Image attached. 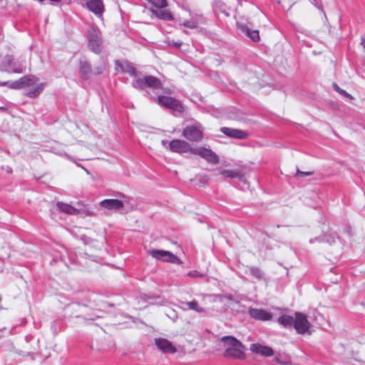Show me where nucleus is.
Returning <instances> with one entry per match:
<instances>
[{"label": "nucleus", "instance_id": "f257e3e1", "mask_svg": "<svg viewBox=\"0 0 365 365\" xmlns=\"http://www.w3.org/2000/svg\"><path fill=\"white\" fill-rule=\"evenodd\" d=\"M38 82V78L33 75L24 76L19 80L14 81L11 83L10 88L14 89H21L24 87H30L36 85L34 88L26 93V96L29 98L37 97L44 89L45 83H41L36 84Z\"/></svg>", "mask_w": 365, "mask_h": 365}, {"label": "nucleus", "instance_id": "f03ea898", "mask_svg": "<svg viewBox=\"0 0 365 365\" xmlns=\"http://www.w3.org/2000/svg\"><path fill=\"white\" fill-rule=\"evenodd\" d=\"M225 347L224 356L232 359H244L245 354V346L236 338L231 336H223L221 339Z\"/></svg>", "mask_w": 365, "mask_h": 365}, {"label": "nucleus", "instance_id": "7ed1b4c3", "mask_svg": "<svg viewBox=\"0 0 365 365\" xmlns=\"http://www.w3.org/2000/svg\"><path fill=\"white\" fill-rule=\"evenodd\" d=\"M158 104L178 113L184 111V106L181 102L173 97L168 96H159L155 100Z\"/></svg>", "mask_w": 365, "mask_h": 365}, {"label": "nucleus", "instance_id": "20e7f679", "mask_svg": "<svg viewBox=\"0 0 365 365\" xmlns=\"http://www.w3.org/2000/svg\"><path fill=\"white\" fill-rule=\"evenodd\" d=\"M182 136L192 142H200L204 138V133L201 125H187L182 133Z\"/></svg>", "mask_w": 365, "mask_h": 365}, {"label": "nucleus", "instance_id": "39448f33", "mask_svg": "<svg viewBox=\"0 0 365 365\" xmlns=\"http://www.w3.org/2000/svg\"><path fill=\"white\" fill-rule=\"evenodd\" d=\"M192 154L200 156L210 164L216 165L219 163L218 155L210 148L205 147L194 148L192 150Z\"/></svg>", "mask_w": 365, "mask_h": 365}, {"label": "nucleus", "instance_id": "423d86ee", "mask_svg": "<svg viewBox=\"0 0 365 365\" xmlns=\"http://www.w3.org/2000/svg\"><path fill=\"white\" fill-rule=\"evenodd\" d=\"M149 254L157 259H161L174 264H181L180 259L173 255L172 252L160 250H152L149 251Z\"/></svg>", "mask_w": 365, "mask_h": 365}, {"label": "nucleus", "instance_id": "0eeeda50", "mask_svg": "<svg viewBox=\"0 0 365 365\" xmlns=\"http://www.w3.org/2000/svg\"><path fill=\"white\" fill-rule=\"evenodd\" d=\"M294 327L298 334H304L310 329L311 324L305 314L297 312L295 314Z\"/></svg>", "mask_w": 365, "mask_h": 365}, {"label": "nucleus", "instance_id": "6e6552de", "mask_svg": "<svg viewBox=\"0 0 365 365\" xmlns=\"http://www.w3.org/2000/svg\"><path fill=\"white\" fill-rule=\"evenodd\" d=\"M169 149L170 151L177 153H191L194 150V148L191 145L183 140L174 139L169 142Z\"/></svg>", "mask_w": 365, "mask_h": 365}, {"label": "nucleus", "instance_id": "1a4fd4ad", "mask_svg": "<svg viewBox=\"0 0 365 365\" xmlns=\"http://www.w3.org/2000/svg\"><path fill=\"white\" fill-rule=\"evenodd\" d=\"M138 86L141 88H150L153 89H158L162 88L160 81L155 76H148L137 81Z\"/></svg>", "mask_w": 365, "mask_h": 365}, {"label": "nucleus", "instance_id": "9d476101", "mask_svg": "<svg viewBox=\"0 0 365 365\" xmlns=\"http://www.w3.org/2000/svg\"><path fill=\"white\" fill-rule=\"evenodd\" d=\"M221 132L227 137L236 139H247L249 138V133L243 130L223 127L220 129Z\"/></svg>", "mask_w": 365, "mask_h": 365}, {"label": "nucleus", "instance_id": "9b49d317", "mask_svg": "<svg viewBox=\"0 0 365 365\" xmlns=\"http://www.w3.org/2000/svg\"><path fill=\"white\" fill-rule=\"evenodd\" d=\"M88 46L91 50L96 53H99L101 51L102 41L100 34L98 32L93 31L89 34Z\"/></svg>", "mask_w": 365, "mask_h": 365}, {"label": "nucleus", "instance_id": "f8f14e48", "mask_svg": "<svg viewBox=\"0 0 365 365\" xmlns=\"http://www.w3.org/2000/svg\"><path fill=\"white\" fill-rule=\"evenodd\" d=\"M249 314L252 318L260 321H269L272 318V314L262 309L252 308L249 310Z\"/></svg>", "mask_w": 365, "mask_h": 365}, {"label": "nucleus", "instance_id": "ddd939ff", "mask_svg": "<svg viewBox=\"0 0 365 365\" xmlns=\"http://www.w3.org/2000/svg\"><path fill=\"white\" fill-rule=\"evenodd\" d=\"M89 11L98 16H101L104 12V5L102 0H89L86 2Z\"/></svg>", "mask_w": 365, "mask_h": 365}, {"label": "nucleus", "instance_id": "4468645a", "mask_svg": "<svg viewBox=\"0 0 365 365\" xmlns=\"http://www.w3.org/2000/svg\"><path fill=\"white\" fill-rule=\"evenodd\" d=\"M155 342L158 349L165 353L174 354L176 352V349L173 346L171 342L166 339H156Z\"/></svg>", "mask_w": 365, "mask_h": 365}, {"label": "nucleus", "instance_id": "2eb2a0df", "mask_svg": "<svg viewBox=\"0 0 365 365\" xmlns=\"http://www.w3.org/2000/svg\"><path fill=\"white\" fill-rule=\"evenodd\" d=\"M250 350L255 353L264 356H271L274 354L273 349L267 346H263L259 344H252L250 346Z\"/></svg>", "mask_w": 365, "mask_h": 365}, {"label": "nucleus", "instance_id": "dca6fc26", "mask_svg": "<svg viewBox=\"0 0 365 365\" xmlns=\"http://www.w3.org/2000/svg\"><path fill=\"white\" fill-rule=\"evenodd\" d=\"M99 205L107 210H119L123 207V202L118 199H106L101 201Z\"/></svg>", "mask_w": 365, "mask_h": 365}, {"label": "nucleus", "instance_id": "f3484780", "mask_svg": "<svg viewBox=\"0 0 365 365\" xmlns=\"http://www.w3.org/2000/svg\"><path fill=\"white\" fill-rule=\"evenodd\" d=\"M56 206L62 212L67 215H78L81 213V209H77L70 204L58 202Z\"/></svg>", "mask_w": 365, "mask_h": 365}, {"label": "nucleus", "instance_id": "a211bd4d", "mask_svg": "<svg viewBox=\"0 0 365 365\" xmlns=\"http://www.w3.org/2000/svg\"><path fill=\"white\" fill-rule=\"evenodd\" d=\"M219 174L223 175L225 178H237L242 177V171L240 170H225V169H220Z\"/></svg>", "mask_w": 365, "mask_h": 365}, {"label": "nucleus", "instance_id": "6ab92c4d", "mask_svg": "<svg viewBox=\"0 0 365 365\" xmlns=\"http://www.w3.org/2000/svg\"><path fill=\"white\" fill-rule=\"evenodd\" d=\"M79 73H80L81 78L83 79H87L89 77V76L91 73V68L88 62H86V61L80 62Z\"/></svg>", "mask_w": 365, "mask_h": 365}, {"label": "nucleus", "instance_id": "aec40b11", "mask_svg": "<svg viewBox=\"0 0 365 365\" xmlns=\"http://www.w3.org/2000/svg\"><path fill=\"white\" fill-rule=\"evenodd\" d=\"M152 13L158 19H161L163 20H171L173 19V16L169 10H160L158 11L155 9H151Z\"/></svg>", "mask_w": 365, "mask_h": 365}, {"label": "nucleus", "instance_id": "412c9836", "mask_svg": "<svg viewBox=\"0 0 365 365\" xmlns=\"http://www.w3.org/2000/svg\"><path fill=\"white\" fill-rule=\"evenodd\" d=\"M277 322L286 328H290L294 326V319L289 315H282L279 317Z\"/></svg>", "mask_w": 365, "mask_h": 365}, {"label": "nucleus", "instance_id": "4be33fe9", "mask_svg": "<svg viewBox=\"0 0 365 365\" xmlns=\"http://www.w3.org/2000/svg\"><path fill=\"white\" fill-rule=\"evenodd\" d=\"M185 304L187 306V309H188L194 310L198 313H202L205 312V309L200 307L197 301L193 300L191 302H187L185 303Z\"/></svg>", "mask_w": 365, "mask_h": 365}, {"label": "nucleus", "instance_id": "5701e85b", "mask_svg": "<svg viewBox=\"0 0 365 365\" xmlns=\"http://www.w3.org/2000/svg\"><path fill=\"white\" fill-rule=\"evenodd\" d=\"M156 9H164L168 6L167 0H146Z\"/></svg>", "mask_w": 365, "mask_h": 365}, {"label": "nucleus", "instance_id": "b1692460", "mask_svg": "<svg viewBox=\"0 0 365 365\" xmlns=\"http://www.w3.org/2000/svg\"><path fill=\"white\" fill-rule=\"evenodd\" d=\"M247 34L254 41H257L260 38L258 30H251L250 29H247Z\"/></svg>", "mask_w": 365, "mask_h": 365}, {"label": "nucleus", "instance_id": "393cba45", "mask_svg": "<svg viewBox=\"0 0 365 365\" xmlns=\"http://www.w3.org/2000/svg\"><path fill=\"white\" fill-rule=\"evenodd\" d=\"M77 204H78V205L79 207L78 209H81L80 215L82 214V215H83L84 216H86V217H90V216H93V211H91L88 208H87L83 203L78 202Z\"/></svg>", "mask_w": 365, "mask_h": 365}, {"label": "nucleus", "instance_id": "a878e982", "mask_svg": "<svg viewBox=\"0 0 365 365\" xmlns=\"http://www.w3.org/2000/svg\"><path fill=\"white\" fill-rule=\"evenodd\" d=\"M333 87L336 92L344 96V97L348 98L351 100L354 99V97L351 94L348 93L344 90L341 89L336 83H333Z\"/></svg>", "mask_w": 365, "mask_h": 365}, {"label": "nucleus", "instance_id": "bb28decb", "mask_svg": "<svg viewBox=\"0 0 365 365\" xmlns=\"http://www.w3.org/2000/svg\"><path fill=\"white\" fill-rule=\"evenodd\" d=\"M185 27L194 29L197 26V23L193 21H185L182 24Z\"/></svg>", "mask_w": 365, "mask_h": 365}, {"label": "nucleus", "instance_id": "cd10ccee", "mask_svg": "<svg viewBox=\"0 0 365 365\" xmlns=\"http://www.w3.org/2000/svg\"><path fill=\"white\" fill-rule=\"evenodd\" d=\"M314 173V172H303L300 171L299 170H297L295 173V177H306L312 175Z\"/></svg>", "mask_w": 365, "mask_h": 365}, {"label": "nucleus", "instance_id": "c85d7f7f", "mask_svg": "<svg viewBox=\"0 0 365 365\" xmlns=\"http://www.w3.org/2000/svg\"><path fill=\"white\" fill-rule=\"evenodd\" d=\"M251 273L257 278H260L262 277L261 271L258 268L251 269Z\"/></svg>", "mask_w": 365, "mask_h": 365}, {"label": "nucleus", "instance_id": "c756f323", "mask_svg": "<svg viewBox=\"0 0 365 365\" xmlns=\"http://www.w3.org/2000/svg\"><path fill=\"white\" fill-rule=\"evenodd\" d=\"M187 276L190 277H201L203 274L199 273L197 271H190L187 273Z\"/></svg>", "mask_w": 365, "mask_h": 365}, {"label": "nucleus", "instance_id": "7c9ffc66", "mask_svg": "<svg viewBox=\"0 0 365 365\" xmlns=\"http://www.w3.org/2000/svg\"><path fill=\"white\" fill-rule=\"evenodd\" d=\"M14 73H22L23 72V70L22 69H20V68H18V69H14L12 71Z\"/></svg>", "mask_w": 365, "mask_h": 365}, {"label": "nucleus", "instance_id": "2f4dec72", "mask_svg": "<svg viewBox=\"0 0 365 365\" xmlns=\"http://www.w3.org/2000/svg\"><path fill=\"white\" fill-rule=\"evenodd\" d=\"M361 44L362 45V46L365 49V38H362L361 40Z\"/></svg>", "mask_w": 365, "mask_h": 365}, {"label": "nucleus", "instance_id": "473e14b6", "mask_svg": "<svg viewBox=\"0 0 365 365\" xmlns=\"http://www.w3.org/2000/svg\"><path fill=\"white\" fill-rule=\"evenodd\" d=\"M164 93L170 94V93H171V90L168 88V89L164 91Z\"/></svg>", "mask_w": 365, "mask_h": 365}, {"label": "nucleus", "instance_id": "72a5a7b5", "mask_svg": "<svg viewBox=\"0 0 365 365\" xmlns=\"http://www.w3.org/2000/svg\"><path fill=\"white\" fill-rule=\"evenodd\" d=\"M174 45H175V46H176V47H179V46H180V45H181V43H174Z\"/></svg>", "mask_w": 365, "mask_h": 365}, {"label": "nucleus", "instance_id": "f704fd0d", "mask_svg": "<svg viewBox=\"0 0 365 365\" xmlns=\"http://www.w3.org/2000/svg\"><path fill=\"white\" fill-rule=\"evenodd\" d=\"M227 298L230 301L232 300V297L231 295L227 296Z\"/></svg>", "mask_w": 365, "mask_h": 365}, {"label": "nucleus", "instance_id": "c9c22d12", "mask_svg": "<svg viewBox=\"0 0 365 365\" xmlns=\"http://www.w3.org/2000/svg\"><path fill=\"white\" fill-rule=\"evenodd\" d=\"M274 360H275L276 361H277V362H279V359H278V358H275V359H274Z\"/></svg>", "mask_w": 365, "mask_h": 365}, {"label": "nucleus", "instance_id": "e433bc0d", "mask_svg": "<svg viewBox=\"0 0 365 365\" xmlns=\"http://www.w3.org/2000/svg\"><path fill=\"white\" fill-rule=\"evenodd\" d=\"M316 0H314V1H315Z\"/></svg>", "mask_w": 365, "mask_h": 365}]
</instances>
